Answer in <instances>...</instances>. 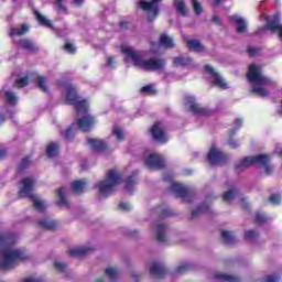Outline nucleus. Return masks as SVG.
<instances>
[{"label": "nucleus", "mask_w": 282, "mask_h": 282, "mask_svg": "<svg viewBox=\"0 0 282 282\" xmlns=\"http://www.w3.org/2000/svg\"><path fill=\"white\" fill-rule=\"evenodd\" d=\"M58 151H61L58 143H50L46 148V155L47 158H56Z\"/></svg>", "instance_id": "nucleus-34"}, {"label": "nucleus", "mask_w": 282, "mask_h": 282, "mask_svg": "<svg viewBox=\"0 0 282 282\" xmlns=\"http://www.w3.org/2000/svg\"><path fill=\"white\" fill-rule=\"evenodd\" d=\"M17 45L19 50H25L26 52H31V54H36V52H39V46L34 43V41L28 37L19 40Z\"/></svg>", "instance_id": "nucleus-18"}, {"label": "nucleus", "mask_w": 282, "mask_h": 282, "mask_svg": "<svg viewBox=\"0 0 282 282\" xmlns=\"http://www.w3.org/2000/svg\"><path fill=\"white\" fill-rule=\"evenodd\" d=\"M95 251L96 249L94 247H82L77 249H70L69 257H75L77 259H80L82 257L91 254V252H95Z\"/></svg>", "instance_id": "nucleus-21"}, {"label": "nucleus", "mask_w": 282, "mask_h": 282, "mask_svg": "<svg viewBox=\"0 0 282 282\" xmlns=\"http://www.w3.org/2000/svg\"><path fill=\"white\" fill-rule=\"evenodd\" d=\"M55 8L57 9V12H67V7H65V0H54Z\"/></svg>", "instance_id": "nucleus-50"}, {"label": "nucleus", "mask_w": 282, "mask_h": 282, "mask_svg": "<svg viewBox=\"0 0 282 282\" xmlns=\"http://www.w3.org/2000/svg\"><path fill=\"white\" fill-rule=\"evenodd\" d=\"M7 156H8V150L0 149V162L1 160H6Z\"/></svg>", "instance_id": "nucleus-59"}, {"label": "nucleus", "mask_w": 282, "mask_h": 282, "mask_svg": "<svg viewBox=\"0 0 282 282\" xmlns=\"http://www.w3.org/2000/svg\"><path fill=\"white\" fill-rule=\"evenodd\" d=\"M63 50L64 52H66L67 54H76V46L69 42H66L63 45Z\"/></svg>", "instance_id": "nucleus-49"}, {"label": "nucleus", "mask_w": 282, "mask_h": 282, "mask_svg": "<svg viewBox=\"0 0 282 282\" xmlns=\"http://www.w3.org/2000/svg\"><path fill=\"white\" fill-rule=\"evenodd\" d=\"M66 102L75 108L76 113H87L89 111V102L80 99L76 87L69 85L66 89Z\"/></svg>", "instance_id": "nucleus-7"}, {"label": "nucleus", "mask_w": 282, "mask_h": 282, "mask_svg": "<svg viewBox=\"0 0 282 282\" xmlns=\"http://www.w3.org/2000/svg\"><path fill=\"white\" fill-rule=\"evenodd\" d=\"M213 23H216L217 25L221 24V20L219 19V15H214L212 18Z\"/></svg>", "instance_id": "nucleus-60"}, {"label": "nucleus", "mask_w": 282, "mask_h": 282, "mask_svg": "<svg viewBox=\"0 0 282 282\" xmlns=\"http://www.w3.org/2000/svg\"><path fill=\"white\" fill-rule=\"evenodd\" d=\"M87 142L95 153H107L109 151V145H107L102 139L90 138Z\"/></svg>", "instance_id": "nucleus-17"}, {"label": "nucleus", "mask_w": 282, "mask_h": 282, "mask_svg": "<svg viewBox=\"0 0 282 282\" xmlns=\"http://www.w3.org/2000/svg\"><path fill=\"white\" fill-rule=\"evenodd\" d=\"M112 135L117 137L118 142H124V133L122 132V129H120L118 127H113Z\"/></svg>", "instance_id": "nucleus-44"}, {"label": "nucleus", "mask_w": 282, "mask_h": 282, "mask_svg": "<svg viewBox=\"0 0 282 282\" xmlns=\"http://www.w3.org/2000/svg\"><path fill=\"white\" fill-rule=\"evenodd\" d=\"M160 217H162V219H164L166 217H173V210H171V208H163L160 212Z\"/></svg>", "instance_id": "nucleus-54"}, {"label": "nucleus", "mask_w": 282, "mask_h": 282, "mask_svg": "<svg viewBox=\"0 0 282 282\" xmlns=\"http://www.w3.org/2000/svg\"><path fill=\"white\" fill-rule=\"evenodd\" d=\"M247 52H248L249 56H256L258 50L254 48V47H250V46H249V47L247 48Z\"/></svg>", "instance_id": "nucleus-58"}, {"label": "nucleus", "mask_w": 282, "mask_h": 282, "mask_svg": "<svg viewBox=\"0 0 282 282\" xmlns=\"http://www.w3.org/2000/svg\"><path fill=\"white\" fill-rule=\"evenodd\" d=\"M166 272V267L160 265L158 262H153L150 267V274L151 276H154V279H164Z\"/></svg>", "instance_id": "nucleus-20"}, {"label": "nucleus", "mask_w": 282, "mask_h": 282, "mask_svg": "<svg viewBox=\"0 0 282 282\" xmlns=\"http://www.w3.org/2000/svg\"><path fill=\"white\" fill-rule=\"evenodd\" d=\"M4 98L11 107H14L18 102L17 95L10 90L4 91Z\"/></svg>", "instance_id": "nucleus-36"}, {"label": "nucleus", "mask_w": 282, "mask_h": 282, "mask_svg": "<svg viewBox=\"0 0 282 282\" xmlns=\"http://www.w3.org/2000/svg\"><path fill=\"white\" fill-rule=\"evenodd\" d=\"M192 1V8L194 11V14H196V17H202V13L204 12V7H202V3L199 2V0H191Z\"/></svg>", "instance_id": "nucleus-38"}, {"label": "nucleus", "mask_w": 282, "mask_h": 282, "mask_svg": "<svg viewBox=\"0 0 282 282\" xmlns=\"http://www.w3.org/2000/svg\"><path fill=\"white\" fill-rule=\"evenodd\" d=\"M248 83L253 85L251 87V94L259 98H268L270 91L265 89L272 79L263 75V68L257 64H250L246 75Z\"/></svg>", "instance_id": "nucleus-2"}, {"label": "nucleus", "mask_w": 282, "mask_h": 282, "mask_svg": "<svg viewBox=\"0 0 282 282\" xmlns=\"http://www.w3.org/2000/svg\"><path fill=\"white\" fill-rule=\"evenodd\" d=\"M159 43L162 45V47H165V50H173V47H175V42H173V39L164 33L160 35Z\"/></svg>", "instance_id": "nucleus-26"}, {"label": "nucleus", "mask_w": 282, "mask_h": 282, "mask_svg": "<svg viewBox=\"0 0 282 282\" xmlns=\"http://www.w3.org/2000/svg\"><path fill=\"white\" fill-rule=\"evenodd\" d=\"M85 186H87V183H85L83 180L74 181L72 183V188L74 193H77V195H83Z\"/></svg>", "instance_id": "nucleus-32"}, {"label": "nucleus", "mask_w": 282, "mask_h": 282, "mask_svg": "<svg viewBox=\"0 0 282 282\" xmlns=\"http://www.w3.org/2000/svg\"><path fill=\"white\" fill-rule=\"evenodd\" d=\"M229 23L237 25V33L243 34L248 30V23L246 20L239 15H229Z\"/></svg>", "instance_id": "nucleus-19"}, {"label": "nucleus", "mask_w": 282, "mask_h": 282, "mask_svg": "<svg viewBox=\"0 0 282 282\" xmlns=\"http://www.w3.org/2000/svg\"><path fill=\"white\" fill-rule=\"evenodd\" d=\"M174 8L181 17H188V8L186 7V2L184 0H175Z\"/></svg>", "instance_id": "nucleus-27"}, {"label": "nucleus", "mask_w": 282, "mask_h": 282, "mask_svg": "<svg viewBox=\"0 0 282 282\" xmlns=\"http://www.w3.org/2000/svg\"><path fill=\"white\" fill-rule=\"evenodd\" d=\"M232 199H235V192H232V189H229L223 194V200L232 202Z\"/></svg>", "instance_id": "nucleus-53"}, {"label": "nucleus", "mask_w": 282, "mask_h": 282, "mask_svg": "<svg viewBox=\"0 0 282 282\" xmlns=\"http://www.w3.org/2000/svg\"><path fill=\"white\" fill-rule=\"evenodd\" d=\"M254 224H268V216L261 212L256 213Z\"/></svg>", "instance_id": "nucleus-45"}, {"label": "nucleus", "mask_w": 282, "mask_h": 282, "mask_svg": "<svg viewBox=\"0 0 282 282\" xmlns=\"http://www.w3.org/2000/svg\"><path fill=\"white\" fill-rule=\"evenodd\" d=\"M250 166H262L267 175H272V171H274V167L270 165V156L268 154L245 156L235 164V171H237V173H241V171H246V169H250Z\"/></svg>", "instance_id": "nucleus-4"}, {"label": "nucleus", "mask_w": 282, "mask_h": 282, "mask_svg": "<svg viewBox=\"0 0 282 282\" xmlns=\"http://www.w3.org/2000/svg\"><path fill=\"white\" fill-rule=\"evenodd\" d=\"M121 52L122 54H126L128 58L132 59L135 67H140V69H144V72H158L164 69V66L166 65V61L162 58L142 59L139 54L127 46H122Z\"/></svg>", "instance_id": "nucleus-3"}, {"label": "nucleus", "mask_w": 282, "mask_h": 282, "mask_svg": "<svg viewBox=\"0 0 282 282\" xmlns=\"http://www.w3.org/2000/svg\"><path fill=\"white\" fill-rule=\"evenodd\" d=\"M14 243L13 235H0V270H12L18 261L28 260V256L21 249H11Z\"/></svg>", "instance_id": "nucleus-1"}, {"label": "nucleus", "mask_w": 282, "mask_h": 282, "mask_svg": "<svg viewBox=\"0 0 282 282\" xmlns=\"http://www.w3.org/2000/svg\"><path fill=\"white\" fill-rule=\"evenodd\" d=\"M165 232H166L165 224L156 225V241H159V243H164V241H166Z\"/></svg>", "instance_id": "nucleus-28"}, {"label": "nucleus", "mask_w": 282, "mask_h": 282, "mask_svg": "<svg viewBox=\"0 0 282 282\" xmlns=\"http://www.w3.org/2000/svg\"><path fill=\"white\" fill-rule=\"evenodd\" d=\"M126 191L128 193H133V186L138 184V171L132 172L130 176H128L126 180Z\"/></svg>", "instance_id": "nucleus-25"}, {"label": "nucleus", "mask_w": 282, "mask_h": 282, "mask_svg": "<svg viewBox=\"0 0 282 282\" xmlns=\"http://www.w3.org/2000/svg\"><path fill=\"white\" fill-rule=\"evenodd\" d=\"M221 237L226 246H232V243H235V236H232L230 231H223Z\"/></svg>", "instance_id": "nucleus-39"}, {"label": "nucleus", "mask_w": 282, "mask_h": 282, "mask_svg": "<svg viewBox=\"0 0 282 282\" xmlns=\"http://www.w3.org/2000/svg\"><path fill=\"white\" fill-rule=\"evenodd\" d=\"M239 128H234L230 130V139L228 141V144L231 149H237L239 147V143H237V141L235 139H232V135H235V133H237V130Z\"/></svg>", "instance_id": "nucleus-46"}, {"label": "nucleus", "mask_w": 282, "mask_h": 282, "mask_svg": "<svg viewBox=\"0 0 282 282\" xmlns=\"http://www.w3.org/2000/svg\"><path fill=\"white\" fill-rule=\"evenodd\" d=\"M116 62H115V59H113V56H109L108 57V66L109 67H113V64H115Z\"/></svg>", "instance_id": "nucleus-63"}, {"label": "nucleus", "mask_w": 282, "mask_h": 282, "mask_svg": "<svg viewBox=\"0 0 282 282\" xmlns=\"http://www.w3.org/2000/svg\"><path fill=\"white\" fill-rule=\"evenodd\" d=\"M105 274L108 275L111 281H116V279H118V270L115 268H106Z\"/></svg>", "instance_id": "nucleus-43"}, {"label": "nucleus", "mask_w": 282, "mask_h": 282, "mask_svg": "<svg viewBox=\"0 0 282 282\" xmlns=\"http://www.w3.org/2000/svg\"><path fill=\"white\" fill-rule=\"evenodd\" d=\"M215 279L217 281H227V282H239L240 281V279L237 276H232V275H228V274H224V273L216 274Z\"/></svg>", "instance_id": "nucleus-37"}, {"label": "nucleus", "mask_w": 282, "mask_h": 282, "mask_svg": "<svg viewBox=\"0 0 282 282\" xmlns=\"http://www.w3.org/2000/svg\"><path fill=\"white\" fill-rule=\"evenodd\" d=\"M191 270V263L186 262L175 269V274H184Z\"/></svg>", "instance_id": "nucleus-47"}, {"label": "nucleus", "mask_w": 282, "mask_h": 282, "mask_svg": "<svg viewBox=\"0 0 282 282\" xmlns=\"http://www.w3.org/2000/svg\"><path fill=\"white\" fill-rule=\"evenodd\" d=\"M95 124H96V117L91 115H87L77 119L78 130L83 131L84 133H89V131L94 129Z\"/></svg>", "instance_id": "nucleus-16"}, {"label": "nucleus", "mask_w": 282, "mask_h": 282, "mask_svg": "<svg viewBox=\"0 0 282 282\" xmlns=\"http://www.w3.org/2000/svg\"><path fill=\"white\" fill-rule=\"evenodd\" d=\"M280 279V276L268 275L263 282H279Z\"/></svg>", "instance_id": "nucleus-56"}, {"label": "nucleus", "mask_w": 282, "mask_h": 282, "mask_svg": "<svg viewBox=\"0 0 282 282\" xmlns=\"http://www.w3.org/2000/svg\"><path fill=\"white\" fill-rule=\"evenodd\" d=\"M207 160L210 166H217V164L226 163L228 156H226V154H224L221 151L217 150V148L212 147L207 154Z\"/></svg>", "instance_id": "nucleus-14"}, {"label": "nucleus", "mask_w": 282, "mask_h": 282, "mask_svg": "<svg viewBox=\"0 0 282 282\" xmlns=\"http://www.w3.org/2000/svg\"><path fill=\"white\" fill-rule=\"evenodd\" d=\"M160 1H162V0H152L150 2H147L145 0H141L139 2V8H141V10H144L145 12L150 13L148 15L149 23H153V21H155V19H158V15L160 14V9L154 6H155V3H160Z\"/></svg>", "instance_id": "nucleus-12"}, {"label": "nucleus", "mask_w": 282, "mask_h": 282, "mask_svg": "<svg viewBox=\"0 0 282 282\" xmlns=\"http://www.w3.org/2000/svg\"><path fill=\"white\" fill-rule=\"evenodd\" d=\"M241 124H243V120L241 118L236 119V126L238 129H240Z\"/></svg>", "instance_id": "nucleus-64"}, {"label": "nucleus", "mask_w": 282, "mask_h": 282, "mask_svg": "<svg viewBox=\"0 0 282 282\" xmlns=\"http://www.w3.org/2000/svg\"><path fill=\"white\" fill-rule=\"evenodd\" d=\"M37 226L39 228H42V230H56L58 228V223L44 218L39 220Z\"/></svg>", "instance_id": "nucleus-23"}, {"label": "nucleus", "mask_w": 282, "mask_h": 282, "mask_svg": "<svg viewBox=\"0 0 282 282\" xmlns=\"http://www.w3.org/2000/svg\"><path fill=\"white\" fill-rule=\"evenodd\" d=\"M119 26L121 28V30H127V28H129V22L121 21V22L119 23Z\"/></svg>", "instance_id": "nucleus-61"}, {"label": "nucleus", "mask_w": 282, "mask_h": 282, "mask_svg": "<svg viewBox=\"0 0 282 282\" xmlns=\"http://www.w3.org/2000/svg\"><path fill=\"white\" fill-rule=\"evenodd\" d=\"M186 43H187L188 50H192L193 52H197V53L204 52V45H202L199 41L188 40Z\"/></svg>", "instance_id": "nucleus-33"}, {"label": "nucleus", "mask_w": 282, "mask_h": 282, "mask_svg": "<svg viewBox=\"0 0 282 282\" xmlns=\"http://www.w3.org/2000/svg\"><path fill=\"white\" fill-rule=\"evenodd\" d=\"M119 208L120 210H131V205L129 203H120Z\"/></svg>", "instance_id": "nucleus-57"}, {"label": "nucleus", "mask_w": 282, "mask_h": 282, "mask_svg": "<svg viewBox=\"0 0 282 282\" xmlns=\"http://www.w3.org/2000/svg\"><path fill=\"white\" fill-rule=\"evenodd\" d=\"M203 213H210V207L206 203H202L196 209L192 210L191 217L195 219L203 215Z\"/></svg>", "instance_id": "nucleus-29"}, {"label": "nucleus", "mask_w": 282, "mask_h": 282, "mask_svg": "<svg viewBox=\"0 0 282 282\" xmlns=\"http://www.w3.org/2000/svg\"><path fill=\"white\" fill-rule=\"evenodd\" d=\"M30 164H32V162L30 161V158L26 156L22 159L18 166L19 173H23V171H26V169H30Z\"/></svg>", "instance_id": "nucleus-41"}, {"label": "nucleus", "mask_w": 282, "mask_h": 282, "mask_svg": "<svg viewBox=\"0 0 282 282\" xmlns=\"http://www.w3.org/2000/svg\"><path fill=\"white\" fill-rule=\"evenodd\" d=\"M186 102L189 105V111L194 116H205L208 118L213 113L208 108L200 107L199 104L195 102L194 97H186Z\"/></svg>", "instance_id": "nucleus-15"}, {"label": "nucleus", "mask_w": 282, "mask_h": 282, "mask_svg": "<svg viewBox=\"0 0 282 282\" xmlns=\"http://www.w3.org/2000/svg\"><path fill=\"white\" fill-rule=\"evenodd\" d=\"M34 17L40 25L43 28H48V30H54V24L45 15L41 14L39 11H34Z\"/></svg>", "instance_id": "nucleus-24"}, {"label": "nucleus", "mask_w": 282, "mask_h": 282, "mask_svg": "<svg viewBox=\"0 0 282 282\" xmlns=\"http://www.w3.org/2000/svg\"><path fill=\"white\" fill-rule=\"evenodd\" d=\"M22 282H42V281L33 278H25Z\"/></svg>", "instance_id": "nucleus-62"}, {"label": "nucleus", "mask_w": 282, "mask_h": 282, "mask_svg": "<svg viewBox=\"0 0 282 282\" xmlns=\"http://www.w3.org/2000/svg\"><path fill=\"white\" fill-rule=\"evenodd\" d=\"M57 197L58 202L56 203L57 206H69V200L65 197V187H59L57 189Z\"/></svg>", "instance_id": "nucleus-35"}, {"label": "nucleus", "mask_w": 282, "mask_h": 282, "mask_svg": "<svg viewBox=\"0 0 282 282\" xmlns=\"http://www.w3.org/2000/svg\"><path fill=\"white\" fill-rule=\"evenodd\" d=\"M174 67H186V65H191L193 63V58L177 56L173 58Z\"/></svg>", "instance_id": "nucleus-30"}, {"label": "nucleus", "mask_w": 282, "mask_h": 282, "mask_svg": "<svg viewBox=\"0 0 282 282\" xmlns=\"http://www.w3.org/2000/svg\"><path fill=\"white\" fill-rule=\"evenodd\" d=\"M122 176L116 170H109L106 174V181H99L95 185V188H98L100 195L109 197V195L116 193L117 186L121 184Z\"/></svg>", "instance_id": "nucleus-5"}, {"label": "nucleus", "mask_w": 282, "mask_h": 282, "mask_svg": "<svg viewBox=\"0 0 282 282\" xmlns=\"http://www.w3.org/2000/svg\"><path fill=\"white\" fill-rule=\"evenodd\" d=\"M21 184L23 185L21 189L19 191V198L28 197L33 202V207L35 210H39L40 213H43L45 210V205L43 202L39 200L36 198V195L32 194V191H34V184H36V181L32 177H25L21 181Z\"/></svg>", "instance_id": "nucleus-6"}, {"label": "nucleus", "mask_w": 282, "mask_h": 282, "mask_svg": "<svg viewBox=\"0 0 282 282\" xmlns=\"http://www.w3.org/2000/svg\"><path fill=\"white\" fill-rule=\"evenodd\" d=\"M205 72L209 74V80L213 83L215 87H218V89L226 90L228 89V83H226V79L219 74L213 66L209 64L205 65Z\"/></svg>", "instance_id": "nucleus-11"}, {"label": "nucleus", "mask_w": 282, "mask_h": 282, "mask_svg": "<svg viewBox=\"0 0 282 282\" xmlns=\"http://www.w3.org/2000/svg\"><path fill=\"white\" fill-rule=\"evenodd\" d=\"M54 268L57 270V272H65V270H67V264L63 262H55Z\"/></svg>", "instance_id": "nucleus-55"}, {"label": "nucleus", "mask_w": 282, "mask_h": 282, "mask_svg": "<svg viewBox=\"0 0 282 282\" xmlns=\"http://www.w3.org/2000/svg\"><path fill=\"white\" fill-rule=\"evenodd\" d=\"M269 202L270 204H272L273 206H279V204H281V194H272L269 197Z\"/></svg>", "instance_id": "nucleus-51"}, {"label": "nucleus", "mask_w": 282, "mask_h": 282, "mask_svg": "<svg viewBox=\"0 0 282 282\" xmlns=\"http://www.w3.org/2000/svg\"><path fill=\"white\" fill-rule=\"evenodd\" d=\"M140 94H144L145 96H153L158 94V91L155 88H153V86L147 85L140 88Z\"/></svg>", "instance_id": "nucleus-42"}, {"label": "nucleus", "mask_w": 282, "mask_h": 282, "mask_svg": "<svg viewBox=\"0 0 282 282\" xmlns=\"http://www.w3.org/2000/svg\"><path fill=\"white\" fill-rule=\"evenodd\" d=\"M172 191L175 193L176 197H180L187 204H191V202L195 199V192L184 187V185L180 183H172Z\"/></svg>", "instance_id": "nucleus-13"}, {"label": "nucleus", "mask_w": 282, "mask_h": 282, "mask_svg": "<svg viewBox=\"0 0 282 282\" xmlns=\"http://www.w3.org/2000/svg\"><path fill=\"white\" fill-rule=\"evenodd\" d=\"M30 85V77L24 76L15 79V87L19 89H23V87H28Z\"/></svg>", "instance_id": "nucleus-40"}, {"label": "nucleus", "mask_w": 282, "mask_h": 282, "mask_svg": "<svg viewBox=\"0 0 282 282\" xmlns=\"http://www.w3.org/2000/svg\"><path fill=\"white\" fill-rule=\"evenodd\" d=\"M144 164L151 171H162V169H165V166H166L164 156H162V154H158V153L149 154L144 160Z\"/></svg>", "instance_id": "nucleus-10"}, {"label": "nucleus", "mask_w": 282, "mask_h": 282, "mask_svg": "<svg viewBox=\"0 0 282 282\" xmlns=\"http://www.w3.org/2000/svg\"><path fill=\"white\" fill-rule=\"evenodd\" d=\"M30 32V25L29 24H21L18 28H11L9 31V36L11 39H14V36H25Z\"/></svg>", "instance_id": "nucleus-22"}, {"label": "nucleus", "mask_w": 282, "mask_h": 282, "mask_svg": "<svg viewBox=\"0 0 282 282\" xmlns=\"http://www.w3.org/2000/svg\"><path fill=\"white\" fill-rule=\"evenodd\" d=\"M66 142H72L74 140V128L70 126L64 133Z\"/></svg>", "instance_id": "nucleus-52"}, {"label": "nucleus", "mask_w": 282, "mask_h": 282, "mask_svg": "<svg viewBox=\"0 0 282 282\" xmlns=\"http://www.w3.org/2000/svg\"><path fill=\"white\" fill-rule=\"evenodd\" d=\"M259 237V232L256 230H248L245 232V239L246 241H254Z\"/></svg>", "instance_id": "nucleus-48"}, {"label": "nucleus", "mask_w": 282, "mask_h": 282, "mask_svg": "<svg viewBox=\"0 0 282 282\" xmlns=\"http://www.w3.org/2000/svg\"><path fill=\"white\" fill-rule=\"evenodd\" d=\"M263 32H271V34H276L278 39L282 43V23L281 19L273 18L271 20H267L263 26L258 28L256 34H263Z\"/></svg>", "instance_id": "nucleus-9"}, {"label": "nucleus", "mask_w": 282, "mask_h": 282, "mask_svg": "<svg viewBox=\"0 0 282 282\" xmlns=\"http://www.w3.org/2000/svg\"><path fill=\"white\" fill-rule=\"evenodd\" d=\"M149 133L154 142L159 144H166L169 142V133L166 132V126L163 121H155L149 129Z\"/></svg>", "instance_id": "nucleus-8"}, {"label": "nucleus", "mask_w": 282, "mask_h": 282, "mask_svg": "<svg viewBox=\"0 0 282 282\" xmlns=\"http://www.w3.org/2000/svg\"><path fill=\"white\" fill-rule=\"evenodd\" d=\"M36 86L40 88L41 91H43V94H47V91H50V88L47 87V77L43 75H37Z\"/></svg>", "instance_id": "nucleus-31"}]
</instances>
